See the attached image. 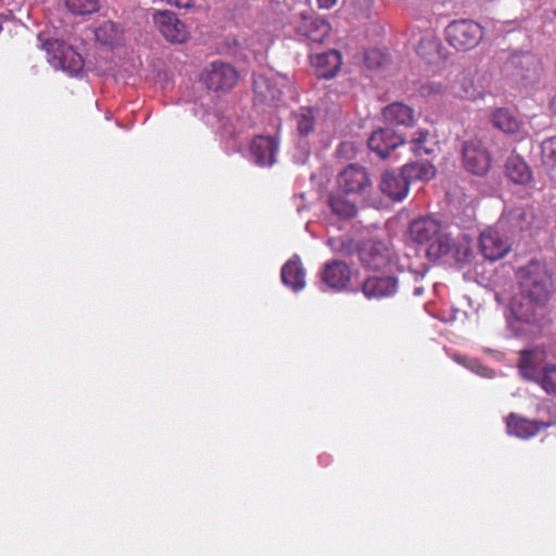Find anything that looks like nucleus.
Returning a JSON list of instances; mask_svg holds the SVG:
<instances>
[{"mask_svg": "<svg viewBox=\"0 0 556 556\" xmlns=\"http://www.w3.org/2000/svg\"><path fill=\"white\" fill-rule=\"evenodd\" d=\"M521 296L538 307L545 306L556 291L553 273L545 262L531 260L516 274Z\"/></svg>", "mask_w": 556, "mask_h": 556, "instance_id": "obj_1", "label": "nucleus"}, {"mask_svg": "<svg viewBox=\"0 0 556 556\" xmlns=\"http://www.w3.org/2000/svg\"><path fill=\"white\" fill-rule=\"evenodd\" d=\"M408 232L414 242L426 245V254L430 260H440L451 252L452 239L442 230L441 223L433 217L414 219L409 224Z\"/></svg>", "mask_w": 556, "mask_h": 556, "instance_id": "obj_2", "label": "nucleus"}, {"mask_svg": "<svg viewBox=\"0 0 556 556\" xmlns=\"http://www.w3.org/2000/svg\"><path fill=\"white\" fill-rule=\"evenodd\" d=\"M446 42L458 52H467L482 41L484 28L473 20H455L444 30Z\"/></svg>", "mask_w": 556, "mask_h": 556, "instance_id": "obj_3", "label": "nucleus"}, {"mask_svg": "<svg viewBox=\"0 0 556 556\" xmlns=\"http://www.w3.org/2000/svg\"><path fill=\"white\" fill-rule=\"evenodd\" d=\"M42 47L47 52L48 62L53 67L61 68L71 76H77L83 72L84 60L71 46L58 39H49Z\"/></svg>", "mask_w": 556, "mask_h": 556, "instance_id": "obj_4", "label": "nucleus"}, {"mask_svg": "<svg viewBox=\"0 0 556 556\" xmlns=\"http://www.w3.org/2000/svg\"><path fill=\"white\" fill-rule=\"evenodd\" d=\"M290 84L291 81L287 75H254V100L258 103H276L281 100L283 90L288 88Z\"/></svg>", "mask_w": 556, "mask_h": 556, "instance_id": "obj_5", "label": "nucleus"}, {"mask_svg": "<svg viewBox=\"0 0 556 556\" xmlns=\"http://www.w3.org/2000/svg\"><path fill=\"white\" fill-rule=\"evenodd\" d=\"M547 419H528L516 413H510L505 421L507 433L520 439H530L542 430L556 425V409L547 407Z\"/></svg>", "mask_w": 556, "mask_h": 556, "instance_id": "obj_6", "label": "nucleus"}, {"mask_svg": "<svg viewBox=\"0 0 556 556\" xmlns=\"http://www.w3.org/2000/svg\"><path fill=\"white\" fill-rule=\"evenodd\" d=\"M238 72L229 63L214 61L201 73V80L207 89L218 92L232 89L238 81Z\"/></svg>", "mask_w": 556, "mask_h": 556, "instance_id": "obj_7", "label": "nucleus"}, {"mask_svg": "<svg viewBox=\"0 0 556 556\" xmlns=\"http://www.w3.org/2000/svg\"><path fill=\"white\" fill-rule=\"evenodd\" d=\"M462 156L465 169L472 175L484 176L491 168V153L481 140L469 139L465 141Z\"/></svg>", "mask_w": 556, "mask_h": 556, "instance_id": "obj_8", "label": "nucleus"}, {"mask_svg": "<svg viewBox=\"0 0 556 556\" xmlns=\"http://www.w3.org/2000/svg\"><path fill=\"white\" fill-rule=\"evenodd\" d=\"M153 22L161 35L170 43H185L190 38L189 27L169 10H159L153 14Z\"/></svg>", "mask_w": 556, "mask_h": 556, "instance_id": "obj_9", "label": "nucleus"}, {"mask_svg": "<svg viewBox=\"0 0 556 556\" xmlns=\"http://www.w3.org/2000/svg\"><path fill=\"white\" fill-rule=\"evenodd\" d=\"M338 189L345 194L358 195L366 192L371 187L369 174L365 167L351 164L345 167L338 176Z\"/></svg>", "mask_w": 556, "mask_h": 556, "instance_id": "obj_10", "label": "nucleus"}, {"mask_svg": "<svg viewBox=\"0 0 556 556\" xmlns=\"http://www.w3.org/2000/svg\"><path fill=\"white\" fill-rule=\"evenodd\" d=\"M357 254L362 265L369 270H383L390 264L389 248L381 241H364L357 249Z\"/></svg>", "mask_w": 556, "mask_h": 556, "instance_id": "obj_11", "label": "nucleus"}, {"mask_svg": "<svg viewBox=\"0 0 556 556\" xmlns=\"http://www.w3.org/2000/svg\"><path fill=\"white\" fill-rule=\"evenodd\" d=\"M500 229L489 227L480 235L481 253L490 261L503 258L510 250L507 239L500 233Z\"/></svg>", "mask_w": 556, "mask_h": 556, "instance_id": "obj_12", "label": "nucleus"}, {"mask_svg": "<svg viewBox=\"0 0 556 556\" xmlns=\"http://www.w3.org/2000/svg\"><path fill=\"white\" fill-rule=\"evenodd\" d=\"M535 212L532 206L514 207L506 212L497 223L501 230L511 233L528 230L534 220Z\"/></svg>", "mask_w": 556, "mask_h": 556, "instance_id": "obj_13", "label": "nucleus"}, {"mask_svg": "<svg viewBox=\"0 0 556 556\" xmlns=\"http://www.w3.org/2000/svg\"><path fill=\"white\" fill-rule=\"evenodd\" d=\"M405 142L402 135L392 128L375 130L368 139V148L381 159H386L391 151Z\"/></svg>", "mask_w": 556, "mask_h": 556, "instance_id": "obj_14", "label": "nucleus"}, {"mask_svg": "<svg viewBox=\"0 0 556 556\" xmlns=\"http://www.w3.org/2000/svg\"><path fill=\"white\" fill-rule=\"evenodd\" d=\"M379 188L383 194L393 201H402L409 191V184L403 169L397 173L395 170H386L381 175Z\"/></svg>", "mask_w": 556, "mask_h": 556, "instance_id": "obj_15", "label": "nucleus"}, {"mask_svg": "<svg viewBox=\"0 0 556 556\" xmlns=\"http://www.w3.org/2000/svg\"><path fill=\"white\" fill-rule=\"evenodd\" d=\"M396 290L397 279L393 276H371L362 285V291L367 299L389 298L394 295Z\"/></svg>", "mask_w": 556, "mask_h": 556, "instance_id": "obj_16", "label": "nucleus"}, {"mask_svg": "<svg viewBox=\"0 0 556 556\" xmlns=\"http://www.w3.org/2000/svg\"><path fill=\"white\" fill-rule=\"evenodd\" d=\"M279 142L273 136H257L251 143V154L260 166H271L276 161Z\"/></svg>", "mask_w": 556, "mask_h": 556, "instance_id": "obj_17", "label": "nucleus"}, {"mask_svg": "<svg viewBox=\"0 0 556 556\" xmlns=\"http://www.w3.org/2000/svg\"><path fill=\"white\" fill-rule=\"evenodd\" d=\"M302 21L296 26L299 35L314 43H321L331 31L330 24L324 18L306 16L301 14Z\"/></svg>", "mask_w": 556, "mask_h": 556, "instance_id": "obj_18", "label": "nucleus"}, {"mask_svg": "<svg viewBox=\"0 0 556 556\" xmlns=\"http://www.w3.org/2000/svg\"><path fill=\"white\" fill-rule=\"evenodd\" d=\"M321 280L331 289L342 290L351 280V268L342 261L327 262L321 271Z\"/></svg>", "mask_w": 556, "mask_h": 556, "instance_id": "obj_19", "label": "nucleus"}, {"mask_svg": "<svg viewBox=\"0 0 556 556\" xmlns=\"http://www.w3.org/2000/svg\"><path fill=\"white\" fill-rule=\"evenodd\" d=\"M311 59L316 68V75L325 79L334 77L342 65V55L334 49L312 55Z\"/></svg>", "mask_w": 556, "mask_h": 556, "instance_id": "obj_20", "label": "nucleus"}, {"mask_svg": "<svg viewBox=\"0 0 556 556\" xmlns=\"http://www.w3.org/2000/svg\"><path fill=\"white\" fill-rule=\"evenodd\" d=\"M384 121L391 125L413 126L415 112L403 102H393L382 110Z\"/></svg>", "mask_w": 556, "mask_h": 556, "instance_id": "obj_21", "label": "nucleus"}, {"mask_svg": "<svg viewBox=\"0 0 556 556\" xmlns=\"http://www.w3.org/2000/svg\"><path fill=\"white\" fill-rule=\"evenodd\" d=\"M505 176L516 185H528L532 180V170L518 155H511L505 164Z\"/></svg>", "mask_w": 556, "mask_h": 556, "instance_id": "obj_22", "label": "nucleus"}, {"mask_svg": "<svg viewBox=\"0 0 556 556\" xmlns=\"http://www.w3.org/2000/svg\"><path fill=\"white\" fill-rule=\"evenodd\" d=\"M350 195L351 194H345L340 189H337L329 195V207L340 219H350L355 217L357 214L356 203L349 199Z\"/></svg>", "mask_w": 556, "mask_h": 556, "instance_id": "obj_23", "label": "nucleus"}, {"mask_svg": "<svg viewBox=\"0 0 556 556\" xmlns=\"http://www.w3.org/2000/svg\"><path fill=\"white\" fill-rule=\"evenodd\" d=\"M281 280L294 291H300L305 287V271L299 257L292 258L283 265Z\"/></svg>", "mask_w": 556, "mask_h": 556, "instance_id": "obj_24", "label": "nucleus"}, {"mask_svg": "<svg viewBox=\"0 0 556 556\" xmlns=\"http://www.w3.org/2000/svg\"><path fill=\"white\" fill-rule=\"evenodd\" d=\"M410 151L416 156L431 155L439 148V142L428 129H418L409 141Z\"/></svg>", "mask_w": 556, "mask_h": 556, "instance_id": "obj_25", "label": "nucleus"}, {"mask_svg": "<svg viewBox=\"0 0 556 556\" xmlns=\"http://www.w3.org/2000/svg\"><path fill=\"white\" fill-rule=\"evenodd\" d=\"M542 367L540 354L538 352L533 350H523L520 352L518 370L523 379L534 381Z\"/></svg>", "mask_w": 556, "mask_h": 556, "instance_id": "obj_26", "label": "nucleus"}, {"mask_svg": "<svg viewBox=\"0 0 556 556\" xmlns=\"http://www.w3.org/2000/svg\"><path fill=\"white\" fill-rule=\"evenodd\" d=\"M408 184L413 180L429 181L434 178L437 169L430 162H412L402 166Z\"/></svg>", "mask_w": 556, "mask_h": 556, "instance_id": "obj_27", "label": "nucleus"}, {"mask_svg": "<svg viewBox=\"0 0 556 556\" xmlns=\"http://www.w3.org/2000/svg\"><path fill=\"white\" fill-rule=\"evenodd\" d=\"M292 119L301 136H308L315 130L316 114L309 106H301L292 113Z\"/></svg>", "mask_w": 556, "mask_h": 556, "instance_id": "obj_28", "label": "nucleus"}, {"mask_svg": "<svg viewBox=\"0 0 556 556\" xmlns=\"http://www.w3.org/2000/svg\"><path fill=\"white\" fill-rule=\"evenodd\" d=\"M493 125L505 134H517L520 130V121L507 109H497L492 113Z\"/></svg>", "mask_w": 556, "mask_h": 556, "instance_id": "obj_29", "label": "nucleus"}, {"mask_svg": "<svg viewBox=\"0 0 556 556\" xmlns=\"http://www.w3.org/2000/svg\"><path fill=\"white\" fill-rule=\"evenodd\" d=\"M452 89L454 94L462 99H475L477 96L473 79L465 72L457 75Z\"/></svg>", "mask_w": 556, "mask_h": 556, "instance_id": "obj_30", "label": "nucleus"}, {"mask_svg": "<svg viewBox=\"0 0 556 556\" xmlns=\"http://www.w3.org/2000/svg\"><path fill=\"white\" fill-rule=\"evenodd\" d=\"M533 382L538 383L547 394L556 396V365H544Z\"/></svg>", "mask_w": 556, "mask_h": 556, "instance_id": "obj_31", "label": "nucleus"}, {"mask_svg": "<svg viewBox=\"0 0 556 556\" xmlns=\"http://www.w3.org/2000/svg\"><path fill=\"white\" fill-rule=\"evenodd\" d=\"M541 156L544 166L556 178V136L547 138L542 142Z\"/></svg>", "mask_w": 556, "mask_h": 556, "instance_id": "obj_32", "label": "nucleus"}, {"mask_svg": "<svg viewBox=\"0 0 556 556\" xmlns=\"http://www.w3.org/2000/svg\"><path fill=\"white\" fill-rule=\"evenodd\" d=\"M328 245L333 252L346 256L357 252L359 248V245L355 244L354 240L348 236L330 238L328 239Z\"/></svg>", "mask_w": 556, "mask_h": 556, "instance_id": "obj_33", "label": "nucleus"}, {"mask_svg": "<svg viewBox=\"0 0 556 556\" xmlns=\"http://www.w3.org/2000/svg\"><path fill=\"white\" fill-rule=\"evenodd\" d=\"M65 4L76 15L91 14L99 9L98 0H65Z\"/></svg>", "mask_w": 556, "mask_h": 556, "instance_id": "obj_34", "label": "nucleus"}, {"mask_svg": "<svg viewBox=\"0 0 556 556\" xmlns=\"http://www.w3.org/2000/svg\"><path fill=\"white\" fill-rule=\"evenodd\" d=\"M108 31L117 33L115 25L112 22H106L102 26H100L96 30V37L99 41L102 43H112V41L116 38V34L112 36L111 38H104L103 35Z\"/></svg>", "mask_w": 556, "mask_h": 556, "instance_id": "obj_35", "label": "nucleus"}, {"mask_svg": "<svg viewBox=\"0 0 556 556\" xmlns=\"http://www.w3.org/2000/svg\"><path fill=\"white\" fill-rule=\"evenodd\" d=\"M516 66H526L527 71L535 70L538 66V60L533 54L527 53L513 60Z\"/></svg>", "mask_w": 556, "mask_h": 556, "instance_id": "obj_36", "label": "nucleus"}, {"mask_svg": "<svg viewBox=\"0 0 556 556\" xmlns=\"http://www.w3.org/2000/svg\"><path fill=\"white\" fill-rule=\"evenodd\" d=\"M444 90V86L440 83L430 81L421 87V92L425 96L439 94Z\"/></svg>", "mask_w": 556, "mask_h": 556, "instance_id": "obj_37", "label": "nucleus"}, {"mask_svg": "<svg viewBox=\"0 0 556 556\" xmlns=\"http://www.w3.org/2000/svg\"><path fill=\"white\" fill-rule=\"evenodd\" d=\"M338 0H317L319 8L330 9L332 8Z\"/></svg>", "mask_w": 556, "mask_h": 556, "instance_id": "obj_38", "label": "nucleus"}, {"mask_svg": "<svg viewBox=\"0 0 556 556\" xmlns=\"http://www.w3.org/2000/svg\"><path fill=\"white\" fill-rule=\"evenodd\" d=\"M548 106H549V110L552 111V113L556 115V92L551 98Z\"/></svg>", "mask_w": 556, "mask_h": 556, "instance_id": "obj_39", "label": "nucleus"}, {"mask_svg": "<svg viewBox=\"0 0 556 556\" xmlns=\"http://www.w3.org/2000/svg\"><path fill=\"white\" fill-rule=\"evenodd\" d=\"M378 55H379V53H378L377 51H370V52H368V53H367V55H366V62H367V64H368L369 66H371V64L369 63L370 58H371V56H378Z\"/></svg>", "mask_w": 556, "mask_h": 556, "instance_id": "obj_40", "label": "nucleus"}, {"mask_svg": "<svg viewBox=\"0 0 556 556\" xmlns=\"http://www.w3.org/2000/svg\"><path fill=\"white\" fill-rule=\"evenodd\" d=\"M519 318H520V319H523V320H526V321H530V319H531V314H529V313H522V314H520Z\"/></svg>", "mask_w": 556, "mask_h": 556, "instance_id": "obj_41", "label": "nucleus"}, {"mask_svg": "<svg viewBox=\"0 0 556 556\" xmlns=\"http://www.w3.org/2000/svg\"><path fill=\"white\" fill-rule=\"evenodd\" d=\"M364 1H365L366 3H371V1H370V0H364Z\"/></svg>", "mask_w": 556, "mask_h": 556, "instance_id": "obj_42", "label": "nucleus"}]
</instances>
